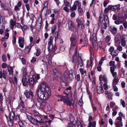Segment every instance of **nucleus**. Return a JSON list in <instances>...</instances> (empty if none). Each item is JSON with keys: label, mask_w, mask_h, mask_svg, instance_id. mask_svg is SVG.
<instances>
[{"label": "nucleus", "mask_w": 127, "mask_h": 127, "mask_svg": "<svg viewBox=\"0 0 127 127\" xmlns=\"http://www.w3.org/2000/svg\"><path fill=\"white\" fill-rule=\"evenodd\" d=\"M50 89L47 83L44 81L42 82L39 87L36 90V93L38 97L41 99L46 100L49 98L51 95ZM47 103L45 101H42L40 103L39 107L44 109L46 108Z\"/></svg>", "instance_id": "f257e3e1"}, {"label": "nucleus", "mask_w": 127, "mask_h": 127, "mask_svg": "<svg viewBox=\"0 0 127 127\" xmlns=\"http://www.w3.org/2000/svg\"><path fill=\"white\" fill-rule=\"evenodd\" d=\"M26 77V76L23 77L22 79L23 84L24 86H26L27 83L29 82V85L32 86H33L34 84L36 83V79L35 76L34 77L33 76L32 78L29 79L27 78Z\"/></svg>", "instance_id": "f03ea898"}, {"label": "nucleus", "mask_w": 127, "mask_h": 127, "mask_svg": "<svg viewBox=\"0 0 127 127\" xmlns=\"http://www.w3.org/2000/svg\"><path fill=\"white\" fill-rule=\"evenodd\" d=\"M24 94L27 98H32L33 97L34 95L32 92L31 91H29L27 90H26L24 92Z\"/></svg>", "instance_id": "7ed1b4c3"}, {"label": "nucleus", "mask_w": 127, "mask_h": 127, "mask_svg": "<svg viewBox=\"0 0 127 127\" xmlns=\"http://www.w3.org/2000/svg\"><path fill=\"white\" fill-rule=\"evenodd\" d=\"M68 26L69 29L71 31L74 32H76V29L74 24L72 21H70L68 22Z\"/></svg>", "instance_id": "20e7f679"}, {"label": "nucleus", "mask_w": 127, "mask_h": 127, "mask_svg": "<svg viewBox=\"0 0 127 127\" xmlns=\"http://www.w3.org/2000/svg\"><path fill=\"white\" fill-rule=\"evenodd\" d=\"M70 39L71 41V45L73 46H76L77 41L76 39V36L75 35H72L70 38Z\"/></svg>", "instance_id": "39448f33"}, {"label": "nucleus", "mask_w": 127, "mask_h": 127, "mask_svg": "<svg viewBox=\"0 0 127 127\" xmlns=\"http://www.w3.org/2000/svg\"><path fill=\"white\" fill-rule=\"evenodd\" d=\"M24 39L22 37H20L19 38L18 43L20 47L23 48L24 46Z\"/></svg>", "instance_id": "423d86ee"}, {"label": "nucleus", "mask_w": 127, "mask_h": 127, "mask_svg": "<svg viewBox=\"0 0 127 127\" xmlns=\"http://www.w3.org/2000/svg\"><path fill=\"white\" fill-rule=\"evenodd\" d=\"M92 42L93 46L96 45L97 42V38L95 33H94L92 34Z\"/></svg>", "instance_id": "0eeeda50"}, {"label": "nucleus", "mask_w": 127, "mask_h": 127, "mask_svg": "<svg viewBox=\"0 0 127 127\" xmlns=\"http://www.w3.org/2000/svg\"><path fill=\"white\" fill-rule=\"evenodd\" d=\"M16 22L14 21L13 19H11L10 20L9 22V27L12 30L13 32L14 31L13 29L14 26H15V28L16 27Z\"/></svg>", "instance_id": "6e6552de"}, {"label": "nucleus", "mask_w": 127, "mask_h": 127, "mask_svg": "<svg viewBox=\"0 0 127 127\" xmlns=\"http://www.w3.org/2000/svg\"><path fill=\"white\" fill-rule=\"evenodd\" d=\"M34 44L33 43H30L28 46H27L25 50V52L26 53H29Z\"/></svg>", "instance_id": "1a4fd4ad"}, {"label": "nucleus", "mask_w": 127, "mask_h": 127, "mask_svg": "<svg viewBox=\"0 0 127 127\" xmlns=\"http://www.w3.org/2000/svg\"><path fill=\"white\" fill-rule=\"evenodd\" d=\"M34 117L37 123L41 124L43 122L44 120L41 119L40 116L38 115H35Z\"/></svg>", "instance_id": "9d476101"}, {"label": "nucleus", "mask_w": 127, "mask_h": 127, "mask_svg": "<svg viewBox=\"0 0 127 127\" xmlns=\"http://www.w3.org/2000/svg\"><path fill=\"white\" fill-rule=\"evenodd\" d=\"M7 71L4 70H3L2 72L1 71H0V78H3L5 80L6 79V76L7 75Z\"/></svg>", "instance_id": "9b49d317"}, {"label": "nucleus", "mask_w": 127, "mask_h": 127, "mask_svg": "<svg viewBox=\"0 0 127 127\" xmlns=\"http://www.w3.org/2000/svg\"><path fill=\"white\" fill-rule=\"evenodd\" d=\"M109 31L114 35H115L117 32V28L115 27H110L109 29Z\"/></svg>", "instance_id": "f8f14e48"}, {"label": "nucleus", "mask_w": 127, "mask_h": 127, "mask_svg": "<svg viewBox=\"0 0 127 127\" xmlns=\"http://www.w3.org/2000/svg\"><path fill=\"white\" fill-rule=\"evenodd\" d=\"M20 105H21L22 107L21 108V109L23 110L24 111H27V108L25 107L24 103L23 101H21L20 102V104L19 105L18 107H20Z\"/></svg>", "instance_id": "ddd939ff"}, {"label": "nucleus", "mask_w": 127, "mask_h": 127, "mask_svg": "<svg viewBox=\"0 0 127 127\" xmlns=\"http://www.w3.org/2000/svg\"><path fill=\"white\" fill-rule=\"evenodd\" d=\"M58 99L57 100L58 101H63L64 103L65 102V100L66 99V97L59 95L58 96Z\"/></svg>", "instance_id": "4468645a"}, {"label": "nucleus", "mask_w": 127, "mask_h": 127, "mask_svg": "<svg viewBox=\"0 0 127 127\" xmlns=\"http://www.w3.org/2000/svg\"><path fill=\"white\" fill-rule=\"evenodd\" d=\"M28 119L30 120V121L32 124L35 125H36L37 124V123L34 117L33 118L32 117L30 116L28 117Z\"/></svg>", "instance_id": "2eb2a0df"}, {"label": "nucleus", "mask_w": 127, "mask_h": 127, "mask_svg": "<svg viewBox=\"0 0 127 127\" xmlns=\"http://www.w3.org/2000/svg\"><path fill=\"white\" fill-rule=\"evenodd\" d=\"M97 93L99 94L102 93L104 92V91L101 85L100 86L97 87Z\"/></svg>", "instance_id": "dca6fc26"}, {"label": "nucleus", "mask_w": 127, "mask_h": 127, "mask_svg": "<svg viewBox=\"0 0 127 127\" xmlns=\"http://www.w3.org/2000/svg\"><path fill=\"white\" fill-rule=\"evenodd\" d=\"M64 103H66L68 105L70 106H74V101L72 99H71L70 101H69L68 99L66 98L65 100V102Z\"/></svg>", "instance_id": "f3484780"}, {"label": "nucleus", "mask_w": 127, "mask_h": 127, "mask_svg": "<svg viewBox=\"0 0 127 127\" xmlns=\"http://www.w3.org/2000/svg\"><path fill=\"white\" fill-rule=\"evenodd\" d=\"M112 68L111 69H110V72L111 73L113 77L114 78H115L118 77L117 75V73L116 72H115V69Z\"/></svg>", "instance_id": "a211bd4d"}, {"label": "nucleus", "mask_w": 127, "mask_h": 127, "mask_svg": "<svg viewBox=\"0 0 127 127\" xmlns=\"http://www.w3.org/2000/svg\"><path fill=\"white\" fill-rule=\"evenodd\" d=\"M53 72L54 74L56 75L58 78H60L61 76V74L58 70L56 69H53Z\"/></svg>", "instance_id": "6ab92c4d"}, {"label": "nucleus", "mask_w": 127, "mask_h": 127, "mask_svg": "<svg viewBox=\"0 0 127 127\" xmlns=\"http://www.w3.org/2000/svg\"><path fill=\"white\" fill-rule=\"evenodd\" d=\"M76 22L77 24V27H79L81 24L82 23H84L85 21L84 20H81L79 18H78L76 19Z\"/></svg>", "instance_id": "aec40b11"}, {"label": "nucleus", "mask_w": 127, "mask_h": 127, "mask_svg": "<svg viewBox=\"0 0 127 127\" xmlns=\"http://www.w3.org/2000/svg\"><path fill=\"white\" fill-rule=\"evenodd\" d=\"M109 65L111 66L110 67V69L112 68V67L114 68V69L116 68L117 67L116 65H115V62L114 61H111L109 63Z\"/></svg>", "instance_id": "412c9836"}, {"label": "nucleus", "mask_w": 127, "mask_h": 127, "mask_svg": "<svg viewBox=\"0 0 127 127\" xmlns=\"http://www.w3.org/2000/svg\"><path fill=\"white\" fill-rule=\"evenodd\" d=\"M53 37L52 36H50L49 39V41L48 43V49L49 50H50V47L52 46V39Z\"/></svg>", "instance_id": "4be33fe9"}, {"label": "nucleus", "mask_w": 127, "mask_h": 127, "mask_svg": "<svg viewBox=\"0 0 127 127\" xmlns=\"http://www.w3.org/2000/svg\"><path fill=\"white\" fill-rule=\"evenodd\" d=\"M73 70H70L69 71V78L70 80H72L74 79V77L73 75Z\"/></svg>", "instance_id": "5701e85b"}, {"label": "nucleus", "mask_w": 127, "mask_h": 127, "mask_svg": "<svg viewBox=\"0 0 127 127\" xmlns=\"http://www.w3.org/2000/svg\"><path fill=\"white\" fill-rule=\"evenodd\" d=\"M15 115V112H11L10 114L9 119L10 120H14Z\"/></svg>", "instance_id": "b1692460"}, {"label": "nucleus", "mask_w": 127, "mask_h": 127, "mask_svg": "<svg viewBox=\"0 0 127 127\" xmlns=\"http://www.w3.org/2000/svg\"><path fill=\"white\" fill-rule=\"evenodd\" d=\"M119 79L118 77L114 78L113 82V85H117L119 82Z\"/></svg>", "instance_id": "393cba45"}, {"label": "nucleus", "mask_w": 127, "mask_h": 127, "mask_svg": "<svg viewBox=\"0 0 127 127\" xmlns=\"http://www.w3.org/2000/svg\"><path fill=\"white\" fill-rule=\"evenodd\" d=\"M104 15V14L101 11L100 13L99 18V21L100 23H101L102 22L103 20V19L102 18Z\"/></svg>", "instance_id": "a878e982"}, {"label": "nucleus", "mask_w": 127, "mask_h": 127, "mask_svg": "<svg viewBox=\"0 0 127 127\" xmlns=\"http://www.w3.org/2000/svg\"><path fill=\"white\" fill-rule=\"evenodd\" d=\"M103 17H104V21L105 22V23L108 24L109 22V20L108 16L107 15H104Z\"/></svg>", "instance_id": "bb28decb"}, {"label": "nucleus", "mask_w": 127, "mask_h": 127, "mask_svg": "<svg viewBox=\"0 0 127 127\" xmlns=\"http://www.w3.org/2000/svg\"><path fill=\"white\" fill-rule=\"evenodd\" d=\"M52 46L50 47V50H49L48 49V50L49 51H52V52H54L57 49V47L55 46H54V47L53 45H52Z\"/></svg>", "instance_id": "cd10ccee"}, {"label": "nucleus", "mask_w": 127, "mask_h": 127, "mask_svg": "<svg viewBox=\"0 0 127 127\" xmlns=\"http://www.w3.org/2000/svg\"><path fill=\"white\" fill-rule=\"evenodd\" d=\"M74 3L76 4V5L78 6V10L81 8V4L80 2L78 1H76L74 2Z\"/></svg>", "instance_id": "c85d7f7f"}, {"label": "nucleus", "mask_w": 127, "mask_h": 127, "mask_svg": "<svg viewBox=\"0 0 127 127\" xmlns=\"http://www.w3.org/2000/svg\"><path fill=\"white\" fill-rule=\"evenodd\" d=\"M71 89V87L70 86H69L68 88H67L65 89V90H66V91L68 92V93H65V91L64 92V93L66 95V96L67 97H68V94L69 93V92Z\"/></svg>", "instance_id": "c756f323"}, {"label": "nucleus", "mask_w": 127, "mask_h": 127, "mask_svg": "<svg viewBox=\"0 0 127 127\" xmlns=\"http://www.w3.org/2000/svg\"><path fill=\"white\" fill-rule=\"evenodd\" d=\"M114 48L113 46H111L110 47V48L109 49V52H111V54L112 55V56H113V58H114V55H113V54H112V53L113 52V51L114 50ZM115 56H116V55H115Z\"/></svg>", "instance_id": "7c9ffc66"}, {"label": "nucleus", "mask_w": 127, "mask_h": 127, "mask_svg": "<svg viewBox=\"0 0 127 127\" xmlns=\"http://www.w3.org/2000/svg\"><path fill=\"white\" fill-rule=\"evenodd\" d=\"M77 6L76 4H75L74 3V4L73 5L72 7H71V8H70V10H71L72 11L76 10L77 9Z\"/></svg>", "instance_id": "2f4dec72"}, {"label": "nucleus", "mask_w": 127, "mask_h": 127, "mask_svg": "<svg viewBox=\"0 0 127 127\" xmlns=\"http://www.w3.org/2000/svg\"><path fill=\"white\" fill-rule=\"evenodd\" d=\"M76 123L77 127H83L80 121L78 120H76Z\"/></svg>", "instance_id": "473e14b6"}, {"label": "nucleus", "mask_w": 127, "mask_h": 127, "mask_svg": "<svg viewBox=\"0 0 127 127\" xmlns=\"http://www.w3.org/2000/svg\"><path fill=\"white\" fill-rule=\"evenodd\" d=\"M69 73L68 71H65L64 74V77L66 78H67L69 77Z\"/></svg>", "instance_id": "72a5a7b5"}, {"label": "nucleus", "mask_w": 127, "mask_h": 127, "mask_svg": "<svg viewBox=\"0 0 127 127\" xmlns=\"http://www.w3.org/2000/svg\"><path fill=\"white\" fill-rule=\"evenodd\" d=\"M120 4H118L117 5L113 6V9L116 10H120Z\"/></svg>", "instance_id": "f704fd0d"}, {"label": "nucleus", "mask_w": 127, "mask_h": 127, "mask_svg": "<svg viewBox=\"0 0 127 127\" xmlns=\"http://www.w3.org/2000/svg\"><path fill=\"white\" fill-rule=\"evenodd\" d=\"M7 68L8 72H13V68L12 66H11L9 65L8 66Z\"/></svg>", "instance_id": "c9c22d12"}, {"label": "nucleus", "mask_w": 127, "mask_h": 127, "mask_svg": "<svg viewBox=\"0 0 127 127\" xmlns=\"http://www.w3.org/2000/svg\"><path fill=\"white\" fill-rule=\"evenodd\" d=\"M79 70L82 75H83L84 73H86V70L84 69L80 68V69Z\"/></svg>", "instance_id": "e433bc0d"}, {"label": "nucleus", "mask_w": 127, "mask_h": 127, "mask_svg": "<svg viewBox=\"0 0 127 127\" xmlns=\"http://www.w3.org/2000/svg\"><path fill=\"white\" fill-rule=\"evenodd\" d=\"M121 44L123 46H125L126 45V42L124 39H122L121 40Z\"/></svg>", "instance_id": "4c0bfd02"}, {"label": "nucleus", "mask_w": 127, "mask_h": 127, "mask_svg": "<svg viewBox=\"0 0 127 127\" xmlns=\"http://www.w3.org/2000/svg\"><path fill=\"white\" fill-rule=\"evenodd\" d=\"M9 82L11 84V87H12L13 86V79L12 78V77H9Z\"/></svg>", "instance_id": "58836bf2"}, {"label": "nucleus", "mask_w": 127, "mask_h": 127, "mask_svg": "<svg viewBox=\"0 0 127 127\" xmlns=\"http://www.w3.org/2000/svg\"><path fill=\"white\" fill-rule=\"evenodd\" d=\"M65 46L64 44H63L61 46L60 48V50L62 51H64L65 49Z\"/></svg>", "instance_id": "ea45409f"}, {"label": "nucleus", "mask_w": 127, "mask_h": 127, "mask_svg": "<svg viewBox=\"0 0 127 127\" xmlns=\"http://www.w3.org/2000/svg\"><path fill=\"white\" fill-rule=\"evenodd\" d=\"M2 60L4 62H5L7 60L6 56L5 54L3 55L2 56Z\"/></svg>", "instance_id": "a19ab883"}, {"label": "nucleus", "mask_w": 127, "mask_h": 127, "mask_svg": "<svg viewBox=\"0 0 127 127\" xmlns=\"http://www.w3.org/2000/svg\"><path fill=\"white\" fill-rule=\"evenodd\" d=\"M13 120H10H10L8 121V126L10 127L12 126L13 125V122L12 121Z\"/></svg>", "instance_id": "79ce46f5"}, {"label": "nucleus", "mask_w": 127, "mask_h": 127, "mask_svg": "<svg viewBox=\"0 0 127 127\" xmlns=\"http://www.w3.org/2000/svg\"><path fill=\"white\" fill-rule=\"evenodd\" d=\"M112 93H109L108 94L107 96L108 98L109 99H110L112 100Z\"/></svg>", "instance_id": "37998d69"}, {"label": "nucleus", "mask_w": 127, "mask_h": 127, "mask_svg": "<svg viewBox=\"0 0 127 127\" xmlns=\"http://www.w3.org/2000/svg\"><path fill=\"white\" fill-rule=\"evenodd\" d=\"M82 61L81 58H80V60L78 61V63L80 65V66L81 67L83 65L82 64Z\"/></svg>", "instance_id": "c03bdc74"}, {"label": "nucleus", "mask_w": 127, "mask_h": 127, "mask_svg": "<svg viewBox=\"0 0 127 127\" xmlns=\"http://www.w3.org/2000/svg\"><path fill=\"white\" fill-rule=\"evenodd\" d=\"M27 26L26 25H24L23 26V27L22 26L21 29H22L23 31L24 32V31L27 30Z\"/></svg>", "instance_id": "a18cd8bd"}, {"label": "nucleus", "mask_w": 127, "mask_h": 127, "mask_svg": "<svg viewBox=\"0 0 127 127\" xmlns=\"http://www.w3.org/2000/svg\"><path fill=\"white\" fill-rule=\"evenodd\" d=\"M111 39L109 35H107L106 37L105 41L107 43L109 42Z\"/></svg>", "instance_id": "49530a36"}, {"label": "nucleus", "mask_w": 127, "mask_h": 127, "mask_svg": "<svg viewBox=\"0 0 127 127\" xmlns=\"http://www.w3.org/2000/svg\"><path fill=\"white\" fill-rule=\"evenodd\" d=\"M61 85L63 88H65L66 87V84L63 81L61 82Z\"/></svg>", "instance_id": "de8ad7c7"}, {"label": "nucleus", "mask_w": 127, "mask_h": 127, "mask_svg": "<svg viewBox=\"0 0 127 127\" xmlns=\"http://www.w3.org/2000/svg\"><path fill=\"white\" fill-rule=\"evenodd\" d=\"M40 53V49H38L36 50V55L37 56H38Z\"/></svg>", "instance_id": "09e8293b"}, {"label": "nucleus", "mask_w": 127, "mask_h": 127, "mask_svg": "<svg viewBox=\"0 0 127 127\" xmlns=\"http://www.w3.org/2000/svg\"><path fill=\"white\" fill-rule=\"evenodd\" d=\"M18 124L20 127H24V125L21 121H19Z\"/></svg>", "instance_id": "8fccbe9b"}, {"label": "nucleus", "mask_w": 127, "mask_h": 127, "mask_svg": "<svg viewBox=\"0 0 127 127\" xmlns=\"http://www.w3.org/2000/svg\"><path fill=\"white\" fill-rule=\"evenodd\" d=\"M4 37L6 38V39H8L9 36V33L4 32Z\"/></svg>", "instance_id": "3c124183"}, {"label": "nucleus", "mask_w": 127, "mask_h": 127, "mask_svg": "<svg viewBox=\"0 0 127 127\" xmlns=\"http://www.w3.org/2000/svg\"><path fill=\"white\" fill-rule=\"evenodd\" d=\"M122 120V118L121 116H119L116 119L117 121L118 122H121Z\"/></svg>", "instance_id": "603ef678"}, {"label": "nucleus", "mask_w": 127, "mask_h": 127, "mask_svg": "<svg viewBox=\"0 0 127 127\" xmlns=\"http://www.w3.org/2000/svg\"><path fill=\"white\" fill-rule=\"evenodd\" d=\"M19 116L18 115H16V116H15L14 117V120H15L16 121H18L19 120Z\"/></svg>", "instance_id": "864d4df0"}, {"label": "nucleus", "mask_w": 127, "mask_h": 127, "mask_svg": "<svg viewBox=\"0 0 127 127\" xmlns=\"http://www.w3.org/2000/svg\"><path fill=\"white\" fill-rule=\"evenodd\" d=\"M121 103L123 107H125V103L124 100H123L122 99L121 100Z\"/></svg>", "instance_id": "5fc2aeb1"}, {"label": "nucleus", "mask_w": 127, "mask_h": 127, "mask_svg": "<svg viewBox=\"0 0 127 127\" xmlns=\"http://www.w3.org/2000/svg\"><path fill=\"white\" fill-rule=\"evenodd\" d=\"M107 24H108L104 23L102 25V28L105 29L107 27Z\"/></svg>", "instance_id": "6e6d98bb"}, {"label": "nucleus", "mask_w": 127, "mask_h": 127, "mask_svg": "<svg viewBox=\"0 0 127 127\" xmlns=\"http://www.w3.org/2000/svg\"><path fill=\"white\" fill-rule=\"evenodd\" d=\"M56 28V26L55 25H54L52 30V33L53 34L54 33Z\"/></svg>", "instance_id": "4d7b16f0"}, {"label": "nucleus", "mask_w": 127, "mask_h": 127, "mask_svg": "<svg viewBox=\"0 0 127 127\" xmlns=\"http://www.w3.org/2000/svg\"><path fill=\"white\" fill-rule=\"evenodd\" d=\"M103 87L104 89L105 90H106L108 89V87L106 83H105L104 84Z\"/></svg>", "instance_id": "13d9d810"}, {"label": "nucleus", "mask_w": 127, "mask_h": 127, "mask_svg": "<svg viewBox=\"0 0 127 127\" xmlns=\"http://www.w3.org/2000/svg\"><path fill=\"white\" fill-rule=\"evenodd\" d=\"M110 107L112 108L115 105V103L114 102L113 103V102H111L110 103Z\"/></svg>", "instance_id": "bf43d9fd"}, {"label": "nucleus", "mask_w": 127, "mask_h": 127, "mask_svg": "<svg viewBox=\"0 0 127 127\" xmlns=\"http://www.w3.org/2000/svg\"><path fill=\"white\" fill-rule=\"evenodd\" d=\"M108 9L109 10H113L114 9H113V6L112 5H109L108 6Z\"/></svg>", "instance_id": "052dcab7"}, {"label": "nucleus", "mask_w": 127, "mask_h": 127, "mask_svg": "<svg viewBox=\"0 0 127 127\" xmlns=\"http://www.w3.org/2000/svg\"><path fill=\"white\" fill-rule=\"evenodd\" d=\"M84 46H86L87 44V40L85 39L83 41Z\"/></svg>", "instance_id": "680f3d73"}, {"label": "nucleus", "mask_w": 127, "mask_h": 127, "mask_svg": "<svg viewBox=\"0 0 127 127\" xmlns=\"http://www.w3.org/2000/svg\"><path fill=\"white\" fill-rule=\"evenodd\" d=\"M1 67L2 68H6L7 67V64L5 63H3L2 64Z\"/></svg>", "instance_id": "e2e57ef3"}, {"label": "nucleus", "mask_w": 127, "mask_h": 127, "mask_svg": "<svg viewBox=\"0 0 127 127\" xmlns=\"http://www.w3.org/2000/svg\"><path fill=\"white\" fill-rule=\"evenodd\" d=\"M112 110L113 111V112L112 113V115L113 116H115L117 114V112L116 111V110H114L113 109H112Z\"/></svg>", "instance_id": "0e129e2a"}, {"label": "nucleus", "mask_w": 127, "mask_h": 127, "mask_svg": "<svg viewBox=\"0 0 127 127\" xmlns=\"http://www.w3.org/2000/svg\"><path fill=\"white\" fill-rule=\"evenodd\" d=\"M67 127H75V126L72 123H69L68 124Z\"/></svg>", "instance_id": "69168bd1"}, {"label": "nucleus", "mask_w": 127, "mask_h": 127, "mask_svg": "<svg viewBox=\"0 0 127 127\" xmlns=\"http://www.w3.org/2000/svg\"><path fill=\"white\" fill-rule=\"evenodd\" d=\"M113 90L115 92L117 91L118 90V88L117 87L115 86V85H113Z\"/></svg>", "instance_id": "338daca9"}, {"label": "nucleus", "mask_w": 127, "mask_h": 127, "mask_svg": "<svg viewBox=\"0 0 127 127\" xmlns=\"http://www.w3.org/2000/svg\"><path fill=\"white\" fill-rule=\"evenodd\" d=\"M19 7L17 5H16L14 8V10L15 11H19L20 10Z\"/></svg>", "instance_id": "774afa93"}]
</instances>
